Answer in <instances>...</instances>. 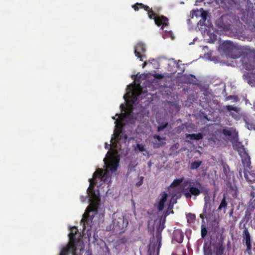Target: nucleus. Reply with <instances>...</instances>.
<instances>
[{
  "label": "nucleus",
  "mask_w": 255,
  "mask_h": 255,
  "mask_svg": "<svg viewBox=\"0 0 255 255\" xmlns=\"http://www.w3.org/2000/svg\"><path fill=\"white\" fill-rule=\"evenodd\" d=\"M182 182L183 178L176 179L172 182L170 185V187L172 188L178 187L181 183H182Z\"/></svg>",
  "instance_id": "obj_26"
},
{
  "label": "nucleus",
  "mask_w": 255,
  "mask_h": 255,
  "mask_svg": "<svg viewBox=\"0 0 255 255\" xmlns=\"http://www.w3.org/2000/svg\"><path fill=\"white\" fill-rule=\"evenodd\" d=\"M204 201L205 203L204 207L203 209V212L204 213H206V210H207V204L208 203H209L210 202V197L209 196H205L204 197Z\"/></svg>",
  "instance_id": "obj_28"
},
{
  "label": "nucleus",
  "mask_w": 255,
  "mask_h": 255,
  "mask_svg": "<svg viewBox=\"0 0 255 255\" xmlns=\"http://www.w3.org/2000/svg\"><path fill=\"white\" fill-rule=\"evenodd\" d=\"M202 164L201 161H195L192 162L190 165V168L192 170L197 169Z\"/></svg>",
  "instance_id": "obj_25"
},
{
  "label": "nucleus",
  "mask_w": 255,
  "mask_h": 255,
  "mask_svg": "<svg viewBox=\"0 0 255 255\" xmlns=\"http://www.w3.org/2000/svg\"><path fill=\"white\" fill-rule=\"evenodd\" d=\"M225 250L226 247L223 242H219L213 246V254L214 255H226Z\"/></svg>",
  "instance_id": "obj_11"
},
{
  "label": "nucleus",
  "mask_w": 255,
  "mask_h": 255,
  "mask_svg": "<svg viewBox=\"0 0 255 255\" xmlns=\"http://www.w3.org/2000/svg\"><path fill=\"white\" fill-rule=\"evenodd\" d=\"M138 149L139 151L142 152L145 150V146L142 144H137L136 146L134 148V150Z\"/></svg>",
  "instance_id": "obj_31"
},
{
  "label": "nucleus",
  "mask_w": 255,
  "mask_h": 255,
  "mask_svg": "<svg viewBox=\"0 0 255 255\" xmlns=\"http://www.w3.org/2000/svg\"><path fill=\"white\" fill-rule=\"evenodd\" d=\"M228 205V203L226 200V196L225 194H224L223 198L222 200L221 201L220 204L218 208V211L223 210V213H225L227 209Z\"/></svg>",
  "instance_id": "obj_21"
},
{
  "label": "nucleus",
  "mask_w": 255,
  "mask_h": 255,
  "mask_svg": "<svg viewBox=\"0 0 255 255\" xmlns=\"http://www.w3.org/2000/svg\"><path fill=\"white\" fill-rule=\"evenodd\" d=\"M128 225V219L122 214L113 215V229L116 234H121L126 232Z\"/></svg>",
  "instance_id": "obj_5"
},
{
  "label": "nucleus",
  "mask_w": 255,
  "mask_h": 255,
  "mask_svg": "<svg viewBox=\"0 0 255 255\" xmlns=\"http://www.w3.org/2000/svg\"><path fill=\"white\" fill-rule=\"evenodd\" d=\"M186 137L187 138H189L191 140H199L202 139L203 138V136L201 133H198L197 134L192 133L186 134Z\"/></svg>",
  "instance_id": "obj_22"
},
{
  "label": "nucleus",
  "mask_w": 255,
  "mask_h": 255,
  "mask_svg": "<svg viewBox=\"0 0 255 255\" xmlns=\"http://www.w3.org/2000/svg\"><path fill=\"white\" fill-rule=\"evenodd\" d=\"M252 187L253 188V190H255V188H254L253 186H252Z\"/></svg>",
  "instance_id": "obj_52"
},
{
  "label": "nucleus",
  "mask_w": 255,
  "mask_h": 255,
  "mask_svg": "<svg viewBox=\"0 0 255 255\" xmlns=\"http://www.w3.org/2000/svg\"><path fill=\"white\" fill-rule=\"evenodd\" d=\"M122 137V131L121 129L116 130L115 132V138L117 140L121 139Z\"/></svg>",
  "instance_id": "obj_30"
},
{
  "label": "nucleus",
  "mask_w": 255,
  "mask_h": 255,
  "mask_svg": "<svg viewBox=\"0 0 255 255\" xmlns=\"http://www.w3.org/2000/svg\"><path fill=\"white\" fill-rule=\"evenodd\" d=\"M243 77L245 80L247 81L249 84L251 85L254 82V79H255V73H253L252 72H246L243 74Z\"/></svg>",
  "instance_id": "obj_20"
},
{
  "label": "nucleus",
  "mask_w": 255,
  "mask_h": 255,
  "mask_svg": "<svg viewBox=\"0 0 255 255\" xmlns=\"http://www.w3.org/2000/svg\"><path fill=\"white\" fill-rule=\"evenodd\" d=\"M206 213H204L203 212V214H201L200 215V218H201L202 219V222L203 223H204V219L205 218V214H206Z\"/></svg>",
  "instance_id": "obj_41"
},
{
  "label": "nucleus",
  "mask_w": 255,
  "mask_h": 255,
  "mask_svg": "<svg viewBox=\"0 0 255 255\" xmlns=\"http://www.w3.org/2000/svg\"><path fill=\"white\" fill-rule=\"evenodd\" d=\"M251 196L252 197V198H253H253L255 197V195H254V193L253 191H252V192H251Z\"/></svg>",
  "instance_id": "obj_45"
},
{
  "label": "nucleus",
  "mask_w": 255,
  "mask_h": 255,
  "mask_svg": "<svg viewBox=\"0 0 255 255\" xmlns=\"http://www.w3.org/2000/svg\"><path fill=\"white\" fill-rule=\"evenodd\" d=\"M132 7L134 9L135 11H138L139 9V7L138 6V4H136V3L132 5Z\"/></svg>",
  "instance_id": "obj_39"
},
{
  "label": "nucleus",
  "mask_w": 255,
  "mask_h": 255,
  "mask_svg": "<svg viewBox=\"0 0 255 255\" xmlns=\"http://www.w3.org/2000/svg\"><path fill=\"white\" fill-rule=\"evenodd\" d=\"M217 39V36L215 34H213V39L212 41H214Z\"/></svg>",
  "instance_id": "obj_44"
},
{
  "label": "nucleus",
  "mask_w": 255,
  "mask_h": 255,
  "mask_svg": "<svg viewBox=\"0 0 255 255\" xmlns=\"http://www.w3.org/2000/svg\"><path fill=\"white\" fill-rule=\"evenodd\" d=\"M220 47L227 57L234 59L240 57V52L233 43L230 41H224Z\"/></svg>",
  "instance_id": "obj_6"
},
{
  "label": "nucleus",
  "mask_w": 255,
  "mask_h": 255,
  "mask_svg": "<svg viewBox=\"0 0 255 255\" xmlns=\"http://www.w3.org/2000/svg\"><path fill=\"white\" fill-rule=\"evenodd\" d=\"M168 125L167 123H165V124H162V125H160L157 127V131L159 132L162 130H163L164 129H165Z\"/></svg>",
  "instance_id": "obj_33"
},
{
  "label": "nucleus",
  "mask_w": 255,
  "mask_h": 255,
  "mask_svg": "<svg viewBox=\"0 0 255 255\" xmlns=\"http://www.w3.org/2000/svg\"><path fill=\"white\" fill-rule=\"evenodd\" d=\"M168 195L166 192H162L159 195V200L157 208L159 211H161L164 208L165 203L167 201Z\"/></svg>",
  "instance_id": "obj_14"
},
{
  "label": "nucleus",
  "mask_w": 255,
  "mask_h": 255,
  "mask_svg": "<svg viewBox=\"0 0 255 255\" xmlns=\"http://www.w3.org/2000/svg\"><path fill=\"white\" fill-rule=\"evenodd\" d=\"M243 242L245 243L247 246V251H251L252 250L251 237L248 229L245 228L243 232Z\"/></svg>",
  "instance_id": "obj_12"
},
{
  "label": "nucleus",
  "mask_w": 255,
  "mask_h": 255,
  "mask_svg": "<svg viewBox=\"0 0 255 255\" xmlns=\"http://www.w3.org/2000/svg\"><path fill=\"white\" fill-rule=\"evenodd\" d=\"M242 162L244 166L249 167V169H251V161L249 157L245 158L244 160H243Z\"/></svg>",
  "instance_id": "obj_29"
},
{
  "label": "nucleus",
  "mask_w": 255,
  "mask_h": 255,
  "mask_svg": "<svg viewBox=\"0 0 255 255\" xmlns=\"http://www.w3.org/2000/svg\"><path fill=\"white\" fill-rule=\"evenodd\" d=\"M143 176L138 177V181L135 183V186L137 187L140 186L143 184Z\"/></svg>",
  "instance_id": "obj_32"
},
{
  "label": "nucleus",
  "mask_w": 255,
  "mask_h": 255,
  "mask_svg": "<svg viewBox=\"0 0 255 255\" xmlns=\"http://www.w3.org/2000/svg\"><path fill=\"white\" fill-rule=\"evenodd\" d=\"M241 62L244 68L247 70H253L255 68V53L250 50L247 49L240 53Z\"/></svg>",
  "instance_id": "obj_4"
},
{
  "label": "nucleus",
  "mask_w": 255,
  "mask_h": 255,
  "mask_svg": "<svg viewBox=\"0 0 255 255\" xmlns=\"http://www.w3.org/2000/svg\"><path fill=\"white\" fill-rule=\"evenodd\" d=\"M187 221L189 223H193L195 220L196 216L194 214L191 213L186 214Z\"/></svg>",
  "instance_id": "obj_24"
},
{
  "label": "nucleus",
  "mask_w": 255,
  "mask_h": 255,
  "mask_svg": "<svg viewBox=\"0 0 255 255\" xmlns=\"http://www.w3.org/2000/svg\"><path fill=\"white\" fill-rule=\"evenodd\" d=\"M165 32H167L168 31L167 30H164Z\"/></svg>",
  "instance_id": "obj_53"
},
{
  "label": "nucleus",
  "mask_w": 255,
  "mask_h": 255,
  "mask_svg": "<svg viewBox=\"0 0 255 255\" xmlns=\"http://www.w3.org/2000/svg\"><path fill=\"white\" fill-rule=\"evenodd\" d=\"M109 145L107 143H106V146H105V148L106 149H109Z\"/></svg>",
  "instance_id": "obj_48"
},
{
  "label": "nucleus",
  "mask_w": 255,
  "mask_h": 255,
  "mask_svg": "<svg viewBox=\"0 0 255 255\" xmlns=\"http://www.w3.org/2000/svg\"><path fill=\"white\" fill-rule=\"evenodd\" d=\"M221 4L222 7L230 9L235 6L236 2L234 0H222Z\"/></svg>",
  "instance_id": "obj_19"
},
{
  "label": "nucleus",
  "mask_w": 255,
  "mask_h": 255,
  "mask_svg": "<svg viewBox=\"0 0 255 255\" xmlns=\"http://www.w3.org/2000/svg\"><path fill=\"white\" fill-rule=\"evenodd\" d=\"M227 19H229V23L227 24V29H230L232 26L237 25L240 23L239 16L233 13L223 15L221 17L222 21H226Z\"/></svg>",
  "instance_id": "obj_9"
},
{
  "label": "nucleus",
  "mask_w": 255,
  "mask_h": 255,
  "mask_svg": "<svg viewBox=\"0 0 255 255\" xmlns=\"http://www.w3.org/2000/svg\"><path fill=\"white\" fill-rule=\"evenodd\" d=\"M190 14L192 15V18L194 16L196 17L200 16L201 17V19L206 20L208 13L206 11L204 10L203 8H201L200 10H192L190 12Z\"/></svg>",
  "instance_id": "obj_15"
},
{
  "label": "nucleus",
  "mask_w": 255,
  "mask_h": 255,
  "mask_svg": "<svg viewBox=\"0 0 255 255\" xmlns=\"http://www.w3.org/2000/svg\"><path fill=\"white\" fill-rule=\"evenodd\" d=\"M89 196L88 195H87L86 196L84 197L83 196H81L80 197V199H81V201L82 202H85V201L86 200L87 198Z\"/></svg>",
  "instance_id": "obj_40"
},
{
  "label": "nucleus",
  "mask_w": 255,
  "mask_h": 255,
  "mask_svg": "<svg viewBox=\"0 0 255 255\" xmlns=\"http://www.w3.org/2000/svg\"><path fill=\"white\" fill-rule=\"evenodd\" d=\"M105 164L107 165V168L112 171H116L117 170V168L119 165V161L116 160L112 159L110 160L109 163L105 162Z\"/></svg>",
  "instance_id": "obj_18"
},
{
  "label": "nucleus",
  "mask_w": 255,
  "mask_h": 255,
  "mask_svg": "<svg viewBox=\"0 0 255 255\" xmlns=\"http://www.w3.org/2000/svg\"><path fill=\"white\" fill-rule=\"evenodd\" d=\"M110 178V172L108 169L98 168L94 173L93 178L89 179L90 185L87 192L88 196H90L91 199L89 205L86 208L81 220V222H84V227L86 224L88 225L92 223L94 218L98 212L100 200L96 195L94 190L95 186L97 183V180L105 183L108 182Z\"/></svg>",
  "instance_id": "obj_1"
},
{
  "label": "nucleus",
  "mask_w": 255,
  "mask_h": 255,
  "mask_svg": "<svg viewBox=\"0 0 255 255\" xmlns=\"http://www.w3.org/2000/svg\"><path fill=\"white\" fill-rule=\"evenodd\" d=\"M205 21H206V20H203V19H200V20L199 21V22H198V24L199 26H204V25H205Z\"/></svg>",
  "instance_id": "obj_37"
},
{
  "label": "nucleus",
  "mask_w": 255,
  "mask_h": 255,
  "mask_svg": "<svg viewBox=\"0 0 255 255\" xmlns=\"http://www.w3.org/2000/svg\"><path fill=\"white\" fill-rule=\"evenodd\" d=\"M184 239V234L180 229L175 230L173 233V240L178 243H182Z\"/></svg>",
  "instance_id": "obj_16"
},
{
  "label": "nucleus",
  "mask_w": 255,
  "mask_h": 255,
  "mask_svg": "<svg viewBox=\"0 0 255 255\" xmlns=\"http://www.w3.org/2000/svg\"><path fill=\"white\" fill-rule=\"evenodd\" d=\"M201 186L199 182H195L193 180L188 179L182 184V193L187 199L191 198L193 196L197 197L201 193L199 188Z\"/></svg>",
  "instance_id": "obj_2"
},
{
  "label": "nucleus",
  "mask_w": 255,
  "mask_h": 255,
  "mask_svg": "<svg viewBox=\"0 0 255 255\" xmlns=\"http://www.w3.org/2000/svg\"><path fill=\"white\" fill-rule=\"evenodd\" d=\"M222 133L226 136H230L231 137L230 140L233 143V147L234 148L239 147V146H243L241 143L237 142L238 140V132L236 131L235 128H225L222 130Z\"/></svg>",
  "instance_id": "obj_8"
},
{
  "label": "nucleus",
  "mask_w": 255,
  "mask_h": 255,
  "mask_svg": "<svg viewBox=\"0 0 255 255\" xmlns=\"http://www.w3.org/2000/svg\"><path fill=\"white\" fill-rule=\"evenodd\" d=\"M229 19H227L226 21H222L224 25V28L227 29V24L229 23Z\"/></svg>",
  "instance_id": "obj_42"
},
{
  "label": "nucleus",
  "mask_w": 255,
  "mask_h": 255,
  "mask_svg": "<svg viewBox=\"0 0 255 255\" xmlns=\"http://www.w3.org/2000/svg\"><path fill=\"white\" fill-rule=\"evenodd\" d=\"M244 173V177L247 181L250 183L255 182V172L254 171H249L245 169Z\"/></svg>",
  "instance_id": "obj_17"
},
{
  "label": "nucleus",
  "mask_w": 255,
  "mask_h": 255,
  "mask_svg": "<svg viewBox=\"0 0 255 255\" xmlns=\"http://www.w3.org/2000/svg\"><path fill=\"white\" fill-rule=\"evenodd\" d=\"M153 137L154 138L157 139L158 141H160L161 140V137L159 135H154Z\"/></svg>",
  "instance_id": "obj_43"
},
{
  "label": "nucleus",
  "mask_w": 255,
  "mask_h": 255,
  "mask_svg": "<svg viewBox=\"0 0 255 255\" xmlns=\"http://www.w3.org/2000/svg\"><path fill=\"white\" fill-rule=\"evenodd\" d=\"M136 4H138L139 8H143L145 10H149V6L146 5H144L142 3L138 2H137Z\"/></svg>",
  "instance_id": "obj_34"
},
{
  "label": "nucleus",
  "mask_w": 255,
  "mask_h": 255,
  "mask_svg": "<svg viewBox=\"0 0 255 255\" xmlns=\"http://www.w3.org/2000/svg\"><path fill=\"white\" fill-rule=\"evenodd\" d=\"M176 255V254H175V253H172V255Z\"/></svg>",
  "instance_id": "obj_51"
},
{
  "label": "nucleus",
  "mask_w": 255,
  "mask_h": 255,
  "mask_svg": "<svg viewBox=\"0 0 255 255\" xmlns=\"http://www.w3.org/2000/svg\"><path fill=\"white\" fill-rule=\"evenodd\" d=\"M225 110H227L228 111L230 112L229 115H227V116H231L236 120L239 119V113L237 107H233L231 105H226L224 107L223 111Z\"/></svg>",
  "instance_id": "obj_13"
},
{
  "label": "nucleus",
  "mask_w": 255,
  "mask_h": 255,
  "mask_svg": "<svg viewBox=\"0 0 255 255\" xmlns=\"http://www.w3.org/2000/svg\"><path fill=\"white\" fill-rule=\"evenodd\" d=\"M145 45L143 43L139 42L134 46V53L135 55L139 58L141 61H143L144 59H146L145 54Z\"/></svg>",
  "instance_id": "obj_10"
},
{
  "label": "nucleus",
  "mask_w": 255,
  "mask_h": 255,
  "mask_svg": "<svg viewBox=\"0 0 255 255\" xmlns=\"http://www.w3.org/2000/svg\"><path fill=\"white\" fill-rule=\"evenodd\" d=\"M78 232V230L76 227L71 228L70 233L69 234V243L67 248L62 250L59 255H69L70 254H71L72 255H77L76 243L77 242L76 235Z\"/></svg>",
  "instance_id": "obj_3"
},
{
  "label": "nucleus",
  "mask_w": 255,
  "mask_h": 255,
  "mask_svg": "<svg viewBox=\"0 0 255 255\" xmlns=\"http://www.w3.org/2000/svg\"><path fill=\"white\" fill-rule=\"evenodd\" d=\"M160 238H161V237H160ZM160 240H161V239H160V241H159V243H158V248H159L160 247V246H161Z\"/></svg>",
  "instance_id": "obj_47"
},
{
  "label": "nucleus",
  "mask_w": 255,
  "mask_h": 255,
  "mask_svg": "<svg viewBox=\"0 0 255 255\" xmlns=\"http://www.w3.org/2000/svg\"><path fill=\"white\" fill-rule=\"evenodd\" d=\"M207 246V243L204 244L203 251L204 255H212L210 245H209L208 246Z\"/></svg>",
  "instance_id": "obj_23"
},
{
  "label": "nucleus",
  "mask_w": 255,
  "mask_h": 255,
  "mask_svg": "<svg viewBox=\"0 0 255 255\" xmlns=\"http://www.w3.org/2000/svg\"><path fill=\"white\" fill-rule=\"evenodd\" d=\"M208 231L207 228H206L205 225L202 224L201 226V237L203 239H204L207 235Z\"/></svg>",
  "instance_id": "obj_27"
},
{
  "label": "nucleus",
  "mask_w": 255,
  "mask_h": 255,
  "mask_svg": "<svg viewBox=\"0 0 255 255\" xmlns=\"http://www.w3.org/2000/svg\"><path fill=\"white\" fill-rule=\"evenodd\" d=\"M184 128L183 127V126H178L176 128V130L177 132L180 133L182 130H183Z\"/></svg>",
  "instance_id": "obj_38"
},
{
  "label": "nucleus",
  "mask_w": 255,
  "mask_h": 255,
  "mask_svg": "<svg viewBox=\"0 0 255 255\" xmlns=\"http://www.w3.org/2000/svg\"><path fill=\"white\" fill-rule=\"evenodd\" d=\"M124 138H125V139H127V135L126 134H125V135H124Z\"/></svg>",
  "instance_id": "obj_50"
},
{
  "label": "nucleus",
  "mask_w": 255,
  "mask_h": 255,
  "mask_svg": "<svg viewBox=\"0 0 255 255\" xmlns=\"http://www.w3.org/2000/svg\"><path fill=\"white\" fill-rule=\"evenodd\" d=\"M147 12L148 17L154 20L155 23L158 26H162L161 28L163 30L164 27L168 25V19L163 15H156V14L153 11L152 8L149 7V10H146Z\"/></svg>",
  "instance_id": "obj_7"
},
{
  "label": "nucleus",
  "mask_w": 255,
  "mask_h": 255,
  "mask_svg": "<svg viewBox=\"0 0 255 255\" xmlns=\"http://www.w3.org/2000/svg\"><path fill=\"white\" fill-rule=\"evenodd\" d=\"M146 64H147L146 62V61H144V63L142 64V68H144L146 66Z\"/></svg>",
  "instance_id": "obj_46"
},
{
  "label": "nucleus",
  "mask_w": 255,
  "mask_h": 255,
  "mask_svg": "<svg viewBox=\"0 0 255 255\" xmlns=\"http://www.w3.org/2000/svg\"><path fill=\"white\" fill-rule=\"evenodd\" d=\"M231 98H232V96H229V97H228L227 98V99H228V100H230V99H231Z\"/></svg>",
  "instance_id": "obj_49"
},
{
  "label": "nucleus",
  "mask_w": 255,
  "mask_h": 255,
  "mask_svg": "<svg viewBox=\"0 0 255 255\" xmlns=\"http://www.w3.org/2000/svg\"><path fill=\"white\" fill-rule=\"evenodd\" d=\"M153 76L155 78H156L158 79H161L163 78V77H164L163 75H162L161 74H159V73H156V74H154Z\"/></svg>",
  "instance_id": "obj_36"
},
{
  "label": "nucleus",
  "mask_w": 255,
  "mask_h": 255,
  "mask_svg": "<svg viewBox=\"0 0 255 255\" xmlns=\"http://www.w3.org/2000/svg\"><path fill=\"white\" fill-rule=\"evenodd\" d=\"M140 94V92L138 90H134L132 92V95L133 96V98L135 101L137 100V96H139Z\"/></svg>",
  "instance_id": "obj_35"
}]
</instances>
